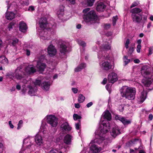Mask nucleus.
Returning <instances> with one entry per match:
<instances>
[{
    "instance_id": "nucleus-1",
    "label": "nucleus",
    "mask_w": 153,
    "mask_h": 153,
    "mask_svg": "<svg viewBox=\"0 0 153 153\" xmlns=\"http://www.w3.org/2000/svg\"><path fill=\"white\" fill-rule=\"evenodd\" d=\"M39 24L40 27L42 29L39 32L40 39L43 40H49L50 39V34L48 33L47 31H48L51 29L50 27L49 28L47 27L48 25L49 27L50 25H48L46 18H41L39 20Z\"/></svg>"
},
{
    "instance_id": "nucleus-2",
    "label": "nucleus",
    "mask_w": 153,
    "mask_h": 153,
    "mask_svg": "<svg viewBox=\"0 0 153 153\" xmlns=\"http://www.w3.org/2000/svg\"><path fill=\"white\" fill-rule=\"evenodd\" d=\"M120 92L122 97L129 100H133L135 98L136 90L135 88L127 86L122 87Z\"/></svg>"
},
{
    "instance_id": "nucleus-3",
    "label": "nucleus",
    "mask_w": 153,
    "mask_h": 153,
    "mask_svg": "<svg viewBox=\"0 0 153 153\" xmlns=\"http://www.w3.org/2000/svg\"><path fill=\"white\" fill-rule=\"evenodd\" d=\"M151 68L147 66H143L141 70L142 75L145 78L142 80V82L145 86L149 87L153 81L151 77L152 74L150 73Z\"/></svg>"
},
{
    "instance_id": "nucleus-4",
    "label": "nucleus",
    "mask_w": 153,
    "mask_h": 153,
    "mask_svg": "<svg viewBox=\"0 0 153 153\" xmlns=\"http://www.w3.org/2000/svg\"><path fill=\"white\" fill-rule=\"evenodd\" d=\"M33 141L34 139L32 137H28L25 139L23 141L22 150L20 151L19 153H30L31 151L34 150Z\"/></svg>"
},
{
    "instance_id": "nucleus-5",
    "label": "nucleus",
    "mask_w": 153,
    "mask_h": 153,
    "mask_svg": "<svg viewBox=\"0 0 153 153\" xmlns=\"http://www.w3.org/2000/svg\"><path fill=\"white\" fill-rule=\"evenodd\" d=\"M90 10V8H85L83 10V13L86 14L84 16V19L87 23L92 24L95 22V19L97 18V15L95 12L93 10L89 11L86 13Z\"/></svg>"
},
{
    "instance_id": "nucleus-6",
    "label": "nucleus",
    "mask_w": 153,
    "mask_h": 153,
    "mask_svg": "<svg viewBox=\"0 0 153 153\" xmlns=\"http://www.w3.org/2000/svg\"><path fill=\"white\" fill-rule=\"evenodd\" d=\"M142 10L139 8H134L131 11L133 21L135 23H139L142 19V16L140 13Z\"/></svg>"
},
{
    "instance_id": "nucleus-7",
    "label": "nucleus",
    "mask_w": 153,
    "mask_h": 153,
    "mask_svg": "<svg viewBox=\"0 0 153 153\" xmlns=\"http://www.w3.org/2000/svg\"><path fill=\"white\" fill-rule=\"evenodd\" d=\"M110 128V125L106 120H103L100 125V135L105 134L108 131Z\"/></svg>"
},
{
    "instance_id": "nucleus-8",
    "label": "nucleus",
    "mask_w": 153,
    "mask_h": 153,
    "mask_svg": "<svg viewBox=\"0 0 153 153\" xmlns=\"http://www.w3.org/2000/svg\"><path fill=\"white\" fill-rule=\"evenodd\" d=\"M47 123L52 127H56L58 124L57 118L54 115H48L46 116Z\"/></svg>"
},
{
    "instance_id": "nucleus-9",
    "label": "nucleus",
    "mask_w": 153,
    "mask_h": 153,
    "mask_svg": "<svg viewBox=\"0 0 153 153\" xmlns=\"http://www.w3.org/2000/svg\"><path fill=\"white\" fill-rule=\"evenodd\" d=\"M104 141V144L106 145L108 144V143L111 142V140L109 139H105V136L101 137L100 136L99 138H96L94 140H92L89 144V145H91L92 144L94 143H97L98 144L102 143V142Z\"/></svg>"
},
{
    "instance_id": "nucleus-10",
    "label": "nucleus",
    "mask_w": 153,
    "mask_h": 153,
    "mask_svg": "<svg viewBox=\"0 0 153 153\" xmlns=\"http://www.w3.org/2000/svg\"><path fill=\"white\" fill-rule=\"evenodd\" d=\"M111 47L108 44H105V45H102L101 47V51H100L98 54V56L99 59L102 58V59H109L108 55H105L104 56H101L100 54L102 53V52L104 51L108 50H109L110 49Z\"/></svg>"
},
{
    "instance_id": "nucleus-11",
    "label": "nucleus",
    "mask_w": 153,
    "mask_h": 153,
    "mask_svg": "<svg viewBox=\"0 0 153 153\" xmlns=\"http://www.w3.org/2000/svg\"><path fill=\"white\" fill-rule=\"evenodd\" d=\"M44 60V56H42L37 62L36 67L39 72H42L44 71L46 68V64L42 62Z\"/></svg>"
},
{
    "instance_id": "nucleus-12",
    "label": "nucleus",
    "mask_w": 153,
    "mask_h": 153,
    "mask_svg": "<svg viewBox=\"0 0 153 153\" xmlns=\"http://www.w3.org/2000/svg\"><path fill=\"white\" fill-rule=\"evenodd\" d=\"M59 48L60 52V53L62 55H65L68 52L67 47L65 45V43L64 42L59 43Z\"/></svg>"
},
{
    "instance_id": "nucleus-13",
    "label": "nucleus",
    "mask_w": 153,
    "mask_h": 153,
    "mask_svg": "<svg viewBox=\"0 0 153 153\" xmlns=\"http://www.w3.org/2000/svg\"><path fill=\"white\" fill-rule=\"evenodd\" d=\"M48 53L50 56H53L56 53L57 51L55 47L50 45L47 48Z\"/></svg>"
},
{
    "instance_id": "nucleus-14",
    "label": "nucleus",
    "mask_w": 153,
    "mask_h": 153,
    "mask_svg": "<svg viewBox=\"0 0 153 153\" xmlns=\"http://www.w3.org/2000/svg\"><path fill=\"white\" fill-rule=\"evenodd\" d=\"M118 79L117 74L114 72L110 73L108 75V80L109 82L114 83Z\"/></svg>"
},
{
    "instance_id": "nucleus-15",
    "label": "nucleus",
    "mask_w": 153,
    "mask_h": 153,
    "mask_svg": "<svg viewBox=\"0 0 153 153\" xmlns=\"http://www.w3.org/2000/svg\"><path fill=\"white\" fill-rule=\"evenodd\" d=\"M101 68L104 70L108 71L111 68L112 65L108 61H105L100 63Z\"/></svg>"
},
{
    "instance_id": "nucleus-16",
    "label": "nucleus",
    "mask_w": 153,
    "mask_h": 153,
    "mask_svg": "<svg viewBox=\"0 0 153 153\" xmlns=\"http://www.w3.org/2000/svg\"><path fill=\"white\" fill-rule=\"evenodd\" d=\"M147 92L143 91L141 94L138 96L137 101L140 103H142L146 100L147 97Z\"/></svg>"
},
{
    "instance_id": "nucleus-17",
    "label": "nucleus",
    "mask_w": 153,
    "mask_h": 153,
    "mask_svg": "<svg viewBox=\"0 0 153 153\" xmlns=\"http://www.w3.org/2000/svg\"><path fill=\"white\" fill-rule=\"evenodd\" d=\"M25 71L29 74H32L36 72V70L33 65H29L26 68Z\"/></svg>"
},
{
    "instance_id": "nucleus-18",
    "label": "nucleus",
    "mask_w": 153,
    "mask_h": 153,
    "mask_svg": "<svg viewBox=\"0 0 153 153\" xmlns=\"http://www.w3.org/2000/svg\"><path fill=\"white\" fill-rule=\"evenodd\" d=\"M64 7L63 6L60 7L59 9L57 11V14L58 17L62 20H64L63 17L65 16L64 14ZM65 19H64V20Z\"/></svg>"
},
{
    "instance_id": "nucleus-19",
    "label": "nucleus",
    "mask_w": 153,
    "mask_h": 153,
    "mask_svg": "<svg viewBox=\"0 0 153 153\" xmlns=\"http://www.w3.org/2000/svg\"><path fill=\"white\" fill-rule=\"evenodd\" d=\"M116 120H118L121 121L124 125H127L131 123V121L127 120L124 117H121L118 115H117L115 117Z\"/></svg>"
},
{
    "instance_id": "nucleus-20",
    "label": "nucleus",
    "mask_w": 153,
    "mask_h": 153,
    "mask_svg": "<svg viewBox=\"0 0 153 153\" xmlns=\"http://www.w3.org/2000/svg\"><path fill=\"white\" fill-rule=\"evenodd\" d=\"M61 129L63 131H70L71 127L69 126L67 122H65L61 125Z\"/></svg>"
},
{
    "instance_id": "nucleus-21",
    "label": "nucleus",
    "mask_w": 153,
    "mask_h": 153,
    "mask_svg": "<svg viewBox=\"0 0 153 153\" xmlns=\"http://www.w3.org/2000/svg\"><path fill=\"white\" fill-rule=\"evenodd\" d=\"M106 5L102 2L98 3L97 5L96 10L98 11L102 12L105 9Z\"/></svg>"
},
{
    "instance_id": "nucleus-22",
    "label": "nucleus",
    "mask_w": 153,
    "mask_h": 153,
    "mask_svg": "<svg viewBox=\"0 0 153 153\" xmlns=\"http://www.w3.org/2000/svg\"><path fill=\"white\" fill-rule=\"evenodd\" d=\"M19 30L22 32H25L27 29L26 24L23 21H21L19 23Z\"/></svg>"
},
{
    "instance_id": "nucleus-23",
    "label": "nucleus",
    "mask_w": 153,
    "mask_h": 153,
    "mask_svg": "<svg viewBox=\"0 0 153 153\" xmlns=\"http://www.w3.org/2000/svg\"><path fill=\"white\" fill-rule=\"evenodd\" d=\"M28 88L29 89L28 93L30 95L33 96L35 95L36 91L37 90V87L36 86H32L31 85H28Z\"/></svg>"
},
{
    "instance_id": "nucleus-24",
    "label": "nucleus",
    "mask_w": 153,
    "mask_h": 153,
    "mask_svg": "<svg viewBox=\"0 0 153 153\" xmlns=\"http://www.w3.org/2000/svg\"><path fill=\"white\" fill-rule=\"evenodd\" d=\"M120 133V130L118 126L114 128L112 130L111 134L114 137H115L118 134Z\"/></svg>"
},
{
    "instance_id": "nucleus-25",
    "label": "nucleus",
    "mask_w": 153,
    "mask_h": 153,
    "mask_svg": "<svg viewBox=\"0 0 153 153\" xmlns=\"http://www.w3.org/2000/svg\"><path fill=\"white\" fill-rule=\"evenodd\" d=\"M35 141L36 144L39 146L41 145L43 142V140L41 136L39 134L36 135Z\"/></svg>"
},
{
    "instance_id": "nucleus-26",
    "label": "nucleus",
    "mask_w": 153,
    "mask_h": 153,
    "mask_svg": "<svg viewBox=\"0 0 153 153\" xmlns=\"http://www.w3.org/2000/svg\"><path fill=\"white\" fill-rule=\"evenodd\" d=\"M21 71L18 68H17L14 73L13 77L17 79H21L23 78V76L20 74Z\"/></svg>"
},
{
    "instance_id": "nucleus-27",
    "label": "nucleus",
    "mask_w": 153,
    "mask_h": 153,
    "mask_svg": "<svg viewBox=\"0 0 153 153\" xmlns=\"http://www.w3.org/2000/svg\"><path fill=\"white\" fill-rule=\"evenodd\" d=\"M90 149L91 151L94 153H97L100 152L101 150V148H98L95 144H93L90 147Z\"/></svg>"
},
{
    "instance_id": "nucleus-28",
    "label": "nucleus",
    "mask_w": 153,
    "mask_h": 153,
    "mask_svg": "<svg viewBox=\"0 0 153 153\" xmlns=\"http://www.w3.org/2000/svg\"><path fill=\"white\" fill-rule=\"evenodd\" d=\"M15 14L12 12H7L6 13V18L8 20H11L15 17Z\"/></svg>"
},
{
    "instance_id": "nucleus-29",
    "label": "nucleus",
    "mask_w": 153,
    "mask_h": 153,
    "mask_svg": "<svg viewBox=\"0 0 153 153\" xmlns=\"http://www.w3.org/2000/svg\"><path fill=\"white\" fill-rule=\"evenodd\" d=\"M102 115L104 118L108 120H110L111 119V114L108 111H106L104 112Z\"/></svg>"
},
{
    "instance_id": "nucleus-30",
    "label": "nucleus",
    "mask_w": 153,
    "mask_h": 153,
    "mask_svg": "<svg viewBox=\"0 0 153 153\" xmlns=\"http://www.w3.org/2000/svg\"><path fill=\"white\" fill-rule=\"evenodd\" d=\"M41 87L44 90L48 91L50 88V84L48 82H43L41 85Z\"/></svg>"
},
{
    "instance_id": "nucleus-31",
    "label": "nucleus",
    "mask_w": 153,
    "mask_h": 153,
    "mask_svg": "<svg viewBox=\"0 0 153 153\" xmlns=\"http://www.w3.org/2000/svg\"><path fill=\"white\" fill-rule=\"evenodd\" d=\"M72 136L69 134H67L64 137V142L67 144H70L71 142Z\"/></svg>"
},
{
    "instance_id": "nucleus-32",
    "label": "nucleus",
    "mask_w": 153,
    "mask_h": 153,
    "mask_svg": "<svg viewBox=\"0 0 153 153\" xmlns=\"http://www.w3.org/2000/svg\"><path fill=\"white\" fill-rule=\"evenodd\" d=\"M86 66V64L85 63H82L79 65L75 69V71L76 72L80 71L81 70L85 68Z\"/></svg>"
},
{
    "instance_id": "nucleus-33",
    "label": "nucleus",
    "mask_w": 153,
    "mask_h": 153,
    "mask_svg": "<svg viewBox=\"0 0 153 153\" xmlns=\"http://www.w3.org/2000/svg\"><path fill=\"white\" fill-rule=\"evenodd\" d=\"M0 62L4 64H7L8 60L4 56H0Z\"/></svg>"
},
{
    "instance_id": "nucleus-34",
    "label": "nucleus",
    "mask_w": 153,
    "mask_h": 153,
    "mask_svg": "<svg viewBox=\"0 0 153 153\" xmlns=\"http://www.w3.org/2000/svg\"><path fill=\"white\" fill-rule=\"evenodd\" d=\"M85 99V97L82 94H80L79 95L78 101L79 103H82L84 101Z\"/></svg>"
},
{
    "instance_id": "nucleus-35",
    "label": "nucleus",
    "mask_w": 153,
    "mask_h": 153,
    "mask_svg": "<svg viewBox=\"0 0 153 153\" xmlns=\"http://www.w3.org/2000/svg\"><path fill=\"white\" fill-rule=\"evenodd\" d=\"M87 5L90 7L93 6L95 0H86Z\"/></svg>"
},
{
    "instance_id": "nucleus-36",
    "label": "nucleus",
    "mask_w": 153,
    "mask_h": 153,
    "mask_svg": "<svg viewBox=\"0 0 153 153\" xmlns=\"http://www.w3.org/2000/svg\"><path fill=\"white\" fill-rule=\"evenodd\" d=\"M123 60L125 63V65H126L130 62V59H128V57L126 56H124L123 58Z\"/></svg>"
},
{
    "instance_id": "nucleus-37",
    "label": "nucleus",
    "mask_w": 153,
    "mask_h": 153,
    "mask_svg": "<svg viewBox=\"0 0 153 153\" xmlns=\"http://www.w3.org/2000/svg\"><path fill=\"white\" fill-rule=\"evenodd\" d=\"M73 118L74 120H76L80 119L81 117L76 114H74L73 115Z\"/></svg>"
},
{
    "instance_id": "nucleus-38",
    "label": "nucleus",
    "mask_w": 153,
    "mask_h": 153,
    "mask_svg": "<svg viewBox=\"0 0 153 153\" xmlns=\"http://www.w3.org/2000/svg\"><path fill=\"white\" fill-rule=\"evenodd\" d=\"M118 17L117 16H114L112 19V22L113 25H114L116 23L117 20L118 19Z\"/></svg>"
},
{
    "instance_id": "nucleus-39",
    "label": "nucleus",
    "mask_w": 153,
    "mask_h": 153,
    "mask_svg": "<svg viewBox=\"0 0 153 153\" xmlns=\"http://www.w3.org/2000/svg\"><path fill=\"white\" fill-rule=\"evenodd\" d=\"M13 42H12V45L13 46L15 45L19 41V40L17 38H14L12 40Z\"/></svg>"
},
{
    "instance_id": "nucleus-40",
    "label": "nucleus",
    "mask_w": 153,
    "mask_h": 153,
    "mask_svg": "<svg viewBox=\"0 0 153 153\" xmlns=\"http://www.w3.org/2000/svg\"><path fill=\"white\" fill-rule=\"evenodd\" d=\"M78 44L82 46L83 47H85L86 46V43L81 40H79L78 41Z\"/></svg>"
},
{
    "instance_id": "nucleus-41",
    "label": "nucleus",
    "mask_w": 153,
    "mask_h": 153,
    "mask_svg": "<svg viewBox=\"0 0 153 153\" xmlns=\"http://www.w3.org/2000/svg\"><path fill=\"white\" fill-rule=\"evenodd\" d=\"M23 121L22 120H20L18 123V127L17 128V129H20L21 128L22 126V125L23 124Z\"/></svg>"
},
{
    "instance_id": "nucleus-42",
    "label": "nucleus",
    "mask_w": 153,
    "mask_h": 153,
    "mask_svg": "<svg viewBox=\"0 0 153 153\" xmlns=\"http://www.w3.org/2000/svg\"><path fill=\"white\" fill-rule=\"evenodd\" d=\"M41 84V81L39 79H36L35 82H34V85H35V86L36 85H40Z\"/></svg>"
},
{
    "instance_id": "nucleus-43",
    "label": "nucleus",
    "mask_w": 153,
    "mask_h": 153,
    "mask_svg": "<svg viewBox=\"0 0 153 153\" xmlns=\"http://www.w3.org/2000/svg\"><path fill=\"white\" fill-rule=\"evenodd\" d=\"M80 121L79 120L78 123H76L75 128L76 129L78 130L79 129V127L80 126Z\"/></svg>"
},
{
    "instance_id": "nucleus-44",
    "label": "nucleus",
    "mask_w": 153,
    "mask_h": 153,
    "mask_svg": "<svg viewBox=\"0 0 153 153\" xmlns=\"http://www.w3.org/2000/svg\"><path fill=\"white\" fill-rule=\"evenodd\" d=\"M15 24L13 22L10 23L8 25V28H9V30H10L12 29L13 27L14 26Z\"/></svg>"
},
{
    "instance_id": "nucleus-45",
    "label": "nucleus",
    "mask_w": 153,
    "mask_h": 153,
    "mask_svg": "<svg viewBox=\"0 0 153 153\" xmlns=\"http://www.w3.org/2000/svg\"><path fill=\"white\" fill-rule=\"evenodd\" d=\"M111 25L109 24H106L105 25L104 28L105 29H108L110 27Z\"/></svg>"
},
{
    "instance_id": "nucleus-46",
    "label": "nucleus",
    "mask_w": 153,
    "mask_h": 153,
    "mask_svg": "<svg viewBox=\"0 0 153 153\" xmlns=\"http://www.w3.org/2000/svg\"><path fill=\"white\" fill-rule=\"evenodd\" d=\"M141 46L140 45H137V51L138 53L140 52V50L141 49Z\"/></svg>"
},
{
    "instance_id": "nucleus-47",
    "label": "nucleus",
    "mask_w": 153,
    "mask_h": 153,
    "mask_svg": "<svg viewBox=\"0 0 153 153\" xmlns=\"http://www.w3.org/2000/svg\"><path fill=\"white\" fill-rule=\"evenodd\" d=\"M6 76L11 78H12V77H13V76H14V74L12 73H8L7 74Z\"/></svg>"
},
{
    "instance_id": "nucleus-48",
    "label": "nucleus",
    "mask_w": 153,
    "mask_h": 153,
    "mask_svg": "<svg viewBox=\"0 0 153 153\" xmlns=\"http://www.w3.org/2000/svg\"><path fill=\"white\" fill-rule=\"evenodd\" d=\"M153 53V47H151L149 48V54L151 55Z\"/></svg>"
},
{
    "instance_id": "nucleus-49",
    "label": "nucleus",
    "mask_w": 153,
    "mask_h": 153,
    "mask_svg": "<svg viewBox=\"0 0 153 153\" xmlns=\"http://www.w3.org/2000/svg\"><path fill=\"white\" fill-rule=\"evenodd\" d=\"M138 3L137 2H134L132 4H131V6L130 7L131 8L134 7L137 5H138Z\"/></svg>"
},
{
    "instance_id": "nucleus-50",
    "label": "nucleus",
    "mask_w": 153,
    "mask_h": 153,
    "mask_svg": "<svg viewBox=\"0 0 153 153\" xmlns=\"http://www.w3.org/2000/svg\"><path fill=\"white\" fill-rule=\"evenodd\" d=\"M71 90L74 94H76L77 93L78 90L75 88H72Z\"/></svg>"
},
{
    "instance_id": "nucleus-51",
    "label": "nucleus",
    "mask_w": 153,
    "mask_h": 153,
    "mask_svg": "<svg viewBox=\"0 0 153 153\" xmlns=\"http://www.w3.org/2000/svg\"><path fill=\"white\" fill-rule=\"evenodd\" d=\"M3 151V145L1 143H0V153H2Z\"/></svg>"
},
{
    "instance_id": "nucleus-52",
    "label": "nucleus",
    "mask_w": 153,
    "mask_h": 153,
    "mask_svg": "<svg viewBox=\"0 0 153 153\" xmlns=\"http://www.w3.org/2000/svg\"><path fill=\"white\" fill-rule=\"evenodd\" d=\"M134 51V48L133 47L130 48L129 51H128V53L130 54H131Z\"/></svg>"
},
{
    "instance_id": "nucleus-53",
    "label": "nucleus",
    "mask_w": 153,
    "mask_h": 153,
    "mask_svg": "<svg viewBox=\"0 0 153 153\" xmlns=\"http://www.w3.org/2000/svg\"><path fill=\"white\" fill-rule=\"evenodd\" d=\"M70 3L72 4H74L75 3V0H66Z\"/></svg>"
},
{
    "instance_id": "nucleus-54",
    "label": "nucleus",
    "mask_w": 153,
    "mask_h": 153,
    "mask_svg": "<svg viewBox=\"0 0 153 153\" xmlns=\"http://www.w3.org/2000/svg\"><path fill=\"white\" fill-rule=\"evenodd\" d=\"M9 124L10 127V128H13L14 127L12 123V122L11 121H10L8 122Z\"/></svg>"
},
{
    "instance_id": "nucleus-55",
    "label": "nucleus",
    "mask_w": 153,
    "mask_h": 153,
    "mask_svg": "<svg viewBox=\"0 0 153 153\" xmlns=\"http://www.w3.org/2000/svg\"><path fill=\"white\" fill-rule=\"evenodd\" d=\"M93 102H90L86 105V106L88 108H89L92 106L93 105Z\"/></svg>"
},
{
    "instance_id": "nucleus-56",
    "label": "nucleus",
    "mask_w": 153,
    "mask_h": 153,
    "mask_svg": "<svg viewBox=\"0 0 153 153\" xmlns=\"http://www.w3.org/2000/svg\"><path fill=\"white\" fill-rule=\"evenodd\" d=\"M75 107L76 108H79L80 107V105L79 103H75L74 104Z\"/></svg>"
},
{
    "instance_id": "nucleus-57",
    "label": "nucleus",
    "mask_w": 153,
    "mask_h": 153,
    "mask_svg": "<svg viewBox=\"0 0 153 153\" xmlns=\"http://www.w3.org/2000/svg\"><path fill=\"white\" fill-rule=\"evenodd\" d=\"M24 6H27L29 4V2L27 0H25L24 1Z\"/></svg>"
},
{
    "instance_id": "nucleus-58",
    "label": "nucleus",
    "mask_w": 153,
    "mask_h": 153,
    "mask_svg": "<svg viewBox=\"0 0 153 153\" xmlns=\"http://www.w3.org/2000/svg\"><path fill=\"white\" fill-rule=\"evenodd\" d=\"M34 10V8L33 6H30L29 7L28 10L30 11H33Z\"/></svg>"
},
{
    "instance_id": "nucleus-59",
    "label": "nucleus",
    "mask_w": 153,
    "mask_h": 153,
    "mask_svg": "<svg viewBox=\"0 0 153 153\" xmlns=\"http://www.w3.org/2000/svg\"><path fill=\"white\" fill-rule=\"evenodd\" d=\"M30 51L28 49L26 50V54L27 56L30 55Z\"/></svg>"
},
{
    "instance_id": "nucleus-60",
    "label": "nucleus",
    "mask_w": 153,
    "mask_h": 153,
    "mask_svg": "<svg viewBox=\"0 0 153 153\" xmlns=\"http://www.w3.org/2000/svg\"><path fill=\"white\" fill-rule=\"evenodd\" d=\"M107 81V79L106 78H104L103 79L102 83L103 84L105 85Z\"/></svg>"
},
{
    "instance_id": "nucleus-61",
    "label": "nucleus",
    "mask_w": 153,
    "mask_h": 153,
    "mask_svg": "<svg viewBox=\"0 0 153 153\" xmlns=\"http://www.w3.org/2000/svg\"><path fill=\"white\" fill-rule=\"evenodd\" d=\"M149 118L150 120H152L153 118V115L152 114H149Z\"/></svg>"
},
{
    "instance_id": "nucleus-62",
    "label": "nucleus",
    "mask_w": 153,
    "mask_h": 153,
    "mask_svg": "<svg viewBox=\"0 0 153 153\" xmlns=\"http://www.w3.org/2000/svg\"><path fill=\"white\" fill-rule=\"evenodd\" d=\"M134 62L136 63H138L140 62V61L138 59H136L134 60Z\"/></svg>"
},
{
    "instance_id": "nucleus-63",
    "label": "nucleus",
    "mask_w": 153,
    "mask_h": 153,
    "mask_svg": "<svg viewBox=\"0 0 153 153\" xmlns=\"http://www.w3.org/2000/svg\"><path fill=\"white\" fill-rule=\"evenodd\" d=\"M21 86L19 85H17L16 86V88L18 90H20L21 89Z\"/></svg>"
},
{
    "instance_id": "nucleus-64",
    "label": "nucleus",
    "mask_w": 153,
    "mask_h": 153,
    "mask_svg": "<svg viewBox=\"0 0 153 153\" xmlns=\"http://www.w3.org/2000/svg\"><path fill=\"white\" fill-rule=\"evenodd\" d=\"M130 43V40L129 39H127L126 41L125 44L128 45Z\"/></svg>"
}]
</instances>
